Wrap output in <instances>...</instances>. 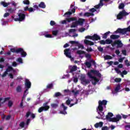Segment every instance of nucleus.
Listing matches in <instances>:
<instances>
[{"label": "nucleus", "instance_id": "nucleus-49", "mask_svg": "<svg viewBox=\"0 0 130 130\" xmlns=\"http://www.w3.org/2000/svg\"><path fill=\"white\" fill-rule=\"evenodd\" d=\"M115 82L116 83H120V82H121V78H115Z\"/></svg>", "mask_w": 130, "mask_h": 130}, {"label": "nucleus", "instance_id": "nucleus-19", "mask_svg": "<svg viewBox=\"0 0 130 130\" xmlns=\"http://www.w3.org/2000/svg\"><path fill=\"white\" fill-rule=\"evenodd\" d=\"M48 103H45L43 104V106L42 107H43L45 109V111H47V110H48V109H49L50 107L49 106H47Z\"/></svg>", "mask_w": 130, "mask_h": 130}, {"label": "nucleus", "instance_id": "nucleus-33", "mask_svg": "<svg viewBox=\"0 0 130 130\" xmlns=\"http://www.w3.org/2000/svg\"><path fill=\"white\" fill-rule=\"evenodd\" d=\"M77 54H79V55H81V54H85L86 53V52L82 51V50H78L77 51Z\"/></svg>", "mask_w": 130, "mask_h": 130}, {"label": "nucleus", "instance_id": "nucleus-35", "mask_svg": "<svg viewBox=\"0 0 130 130\" xmlns=\"http://www.w3.org/2000/svg\"><path fill=\"white\" fill-rule=\"evenodd\" d=\"M118 8L119 9V10H121V9H124V4H123V3H121V4L119 5Z\"/></svg>", "mask_w": 130, "mask_h": 130}, {"label": "nucleus", "instance_id": "nucleus-9", "mask_svg": "<svg viewBox=\"0 0 130 130\" xmlns=\"http://www.w3.org/2000/svg\"><path fill=\"white\" fill-rule=\"evenodd\" d=\"M24 85L25 89H30V88H31V82L27 78L25 79Z\"/></svg>", "mask_w": 130, "mask_h": 130}, {"label": "nucleus", "instance_id": "nucleus-11", "mask_svg": "<svg viewBox=\"0 0 130 130\" xmlns=\"http://www.w3.org/2000/svg\"><path fill=\"white\" fill-rule=\"evenodd\" d=\"M18 18H19L20 22H22V21H24L26 19V15L24 13H20L18 14Z\"/></svg>", "mask_w": 130, "mask_h": 130}, {"label": "nucleus", "instance_id": "nucleus-62", "mask_svg": "<svg viewBox=\"0 0 130 130\" xmlns=\"http://www.w3.org/2000/svg\"><path fill=\"white\" fill-rule=\"evenodd\" d=\"M122 118H124V119H125L127 117H128V116H130V114H128V115H122Z\"/></svg>", "mask_w": 130, "mask_h": 130}, {"label": "nucleus", "instance_id": "nucleus-60", "mask_svg": "<svg viewBox=\"0 0 130 130\" xmlns=\"http://www.w3.org/2000/svg\"><path fill=\"white\" fill-rule=\"evenodd\" d=\"M98 49L100 52H103V48L101 47V46L98 47Z\"/></svg>", "mask_w": 130, "mask_h": 130}, {"label": "nucleus", "instance_id": "nucleus-58", "mask_svg": "<svg viewBox=\"0 0 130 130\" xmlns=\"http://www.w3.org/2000/svg\"><path fill=\"white\" fill-rule=\"evenodd\" d=\"M30 115H31V112L28 111V112L26 113L25 116H26V117L27 118H28V117H29V116H30Z\"/></svg>", "mask_w": 130, "mask_h": 130}, {"label": "nucleus", "instance_id": "nucleus-39", "mask_svg": "<svg viewBox=\"0 0 130 130\" xmlns=\"http://www.w3.org/2000/svg\"><path fill=\"white\" fill-rule=\"evenodd\" d=\"M43 110H44L45 111V109L44 108H43V107H40L38 109L39 113H41V112H42V111H43Z\"/></svg>", "mask_w": 130, "mask_h": 130}, {"label": "nucleus", "instance_id": "nucleus-42", "mask_svg": "<svg viewBox=\"0 0 130 130\" xmlns=\"http://www.w3.org/2000/svg\"><path fill=\"white\" fill-rule=\"evenodd\" d=\"M112 43V40L110 39H107L106 40V44H111Z\"/></svg>", "mask_w": 130, "mask_h": 130}, {"label": "nucleus", "instance_id": "nucleus-64", "mask_svg": "<svg viewBox=\"0 0 130 130\" xmlns=\"http://www.w3.org/2000/svg\"><path fill=\"white\" fill-rule=\"evenodd\" d=\"M102 130H108V127H107V126L102 127Z\"/></svg>", "mask_w": 130, "mask_h": 130}, {"label": "nucleus", "instance_id": "nucleus-31", "mask_svg": "<svg viewBox=\"0 0 130 130\" xmlns=\"http://www.w3.org/2000/svg\"><path fill=\"white\" fill-rule=\"evenodd\" d=\"M12 70H13V67H12L11 66H8V67L6 69V71L7 73H10V72H12Z\"/></svg>", "mask_w": 130, "mask_h": 130}, {"label": "nucleus", "instance_id": "nucleus-8", "mask_svg": "<svg viewBox=\"0 0 130 130\" xmlns=\"http://www.w3.org/2000/svg\"><path fill=\"white\" fill-rule=\"evenodd\" d=\"M120 119H121V116L120 115H117L116 117L110 118V121H112V122H117V121H119Z\"/></svg>", "mask_w": 130, "mask_h": 130}, {"label": "nucleus", "instance_id": "nucleus-56", "mask_svg": "<svg viewBox=\"0 0 130 130\" xmlns=\"http://www.w3.org/2000/svg\"><path fill=\"white\" fill-rule=\"evenodd\" d=\"M99 42H100V44H102L103 45H105V44H106V41H104L103 40L100 41Z\"/></svg>", "mask_w": 130, "mask_h": 130}, {"label": "nucleus", "instance_id": "nucleus-46", "mask_svg": "<svg viewBox=\"0 0 130 130\" xmlns=\"http://www.w3.org/2000/svg\"><path fill=\"white\" fill-rule=\"evenodd\" d=\"M17 61H18V62H19V63H23V59H22V58L21 57H19L17 59Z\"/></svg>", "mask_w": 130, "mask_h": 130}, {"label": "nucleus", "instance_id": "nucleus-6", "mask_svg": "<svg viewBox=\"0 0 130 130\" xmlns=\"http://www.w3.org/2000/svg\"><path fill=\"white\" fill-rule=\"evenodd\" d=\"M112 45L113 47L114 45H117V48H121L123 46V44L120 40L115 41Z\"/></svg>", "mask_w": 130, "mask_h": 130}, {"label": "nucleus", "instance_id": "nucleus-51", "mask_svg": "<svg viewBox=\"0 0 130 130\" xmlns=\"http://www.w3.org/2000/svg\"><path fill=\"white\" fill-rule=\"evenodd\" d=\"M7 75H8V73L6 71H5L3 74L2 75L1 77L2 78H5V77H7Z\"/></svg>", "mask_w": 130, "mask_h": 130}, {"label": "nucleus", "instance_id": "nucleus-28", "mask_svg": "<svg viewBox=\"0 0 130 130\" xmlns=\"http://www.w3.org/2000/svg\"><path fill=\"white\" fill-rule=\"evenodd\" d=\"M78 22L76 21L75 22H73L72 24L71 25V28H76L78 25Z\"/></svg>", "mask_w": 130, "mask_h": 130}, {"label": "nucleus", "instance_id": "nucleus-12", "mask_svg": "<svg viewBox=\"0 0 130 130\" xmlns=\"http://www.w3.org/2000/svg\"><path fill=\"white\" fill-rule=\"evenodd\" d=\"M60 109L62 110L60 111L59 113H60V114H66V106H64V104H61V106L60 107Z\"/></svg>", "mask_w": 130, "mask_h": 130}, {"label": "nucleus", "instance_id": "nucleus-40", "mask_svg": "<svg viewBox=\"0 0 130 130\" xmlns=\"http://www.w3.org/2000/svg\"><path fill=\"white\" fill-rule=\"evenodd\" d=\"M51 106L52 108H57L58 107V105L57 104H51Z\"/></svg>", "mask_w": 130, "mask_h": 130}, {"label": "nucleus", "instance_id": "nucleus-50", "mask_svg": "<svg viewBox=\"0 0 130 130\" xmlns=\"http://www.w3.org/2000/svg\"><path fill=\"white\" fill-rule=\"evenodd\" d=\"M115 72L117 73V74H120L121 73V71L118 69L117 68H115L114 69Z\"/></svg>", "mask_w": 130, "mask_h": 130}, {"label": "nucleus", "instance_id": "nucleus-63", "mask_svg": "<svg viewBox=\"0 0 130 130\" xmlns=\"http://www.w3.org/2000/svg\"><path fill=\"white\" fill-rule=\"evenodd\" d=\"M122 53L123 55H126V50H122Z\"/></svg>", "mask_w": 130, "mask_h": 130}, {"label": "nucleus", "instance_id": "nucleus-25", "mask_svg": "<svg viewBox=\"0 0 130 130\" xmlns=\"http://www.w3.org/2000/svg\"><path fill=\"white\" fill-rule=\"evenodd\" d=\"M84 64H85V66H86L87 68H88V69H90L91 67H92V64L91 63V62L86 61L84 63Z\"/></svg>", "mask_w": 130, "mask_h": 130}, {"label": "nucleus", "instance_id": "nucleus-17", "mask_svg": "<svg viewBox=\"0 0 130 130\" xmlns=\"http://www.w3.org/2000/svg\"><path fill=\"white\" fill-rule=\"evenodd\" d=\"M78 25H80L82 26L84 24V22H85V20L83 18H79L78 20L77 21Z\"/></svg>", "mask_w": 130, "mask_h": 130}, {"label": "nucleus", "instance_id": "nucleus-32", "mask_svg": "<svg viewBox=\"0 0 130 130\" xmlns=\"http://www.w3.org/2000/svg\"><path fill=\"white\" fill-rule=\"evenodd\" d=\"M104 58L106 60H107L108 59H112V56H111L109 55H107L104 56Z\"/></svg>", "mask_w": 130, "mask_h": 130}, {"label": "nucleus", "instance_id": "nucleus-16", "mask_svg": "<svg viewBox=\"0 0 130 130\" xmlns=\"http://www.w3.org/2000/svg\"><path fill=\"white\" fill-rule=\"evenodd\" d=\"M103 126V122H100L94 124V127L98 128V127H102Z\"/></svg>", "mask_w": 130, "mask_h": 130}, {"label": "nucleus", "instance_id": "nucleus-47", "mask_svg": "<svg viewBox=\"0 0 130 130\" xmlns=\"http://www.w3.org/2000/svg\"><path fill=\"white\" fill-rule=\"evenodd\" d=\"M66 56H67V57H69V58L72 57V55H71V53L70 52L67 53V50L66 53Z\"/></svg>", "mask_w": 130, "mask_h": 130}, {"label": "nucleus", "instance_id": "nucleus-30", "mask_svg": "<svg viewBox=\"0 0 130 130\" xmlns=\"http://www.w3.org/2000/svg\"><path fill=\"white\" fill-rule=\"evenodd\" d=\"M109 34H110V31H108V32L105 33L103 35V38H104V39H106L107 38V36H108Z\"/></svg>", "mask_w": 130, "mask_h": 130}, {"label": "nucleus", "instance_id": "nucleus-23", "mask_svg": "<svg viewBox=\"0 0 130 130\" xmlns=\"http://www.w3.org/2000/svg\"><path fill=\"white\" fill-rule=\"evenodd\" d=\"M83 16L84 17H90V16H94V13H89V12H85Z\"/></svg>", "mask_w": 130, "mask_h": 130}, {"label": "nucleus", "instance_id": "nucleus-36", "mask_svg": "<svg viewBox=\"0 0 130 130\" xmlns=\"http://www.w3.org/2000/svg\"><path fill=\"white\" fill-rule=\"evenodd\" d=\"M11 100L10 97H7V98H4V101L2 103V104H4L5 102H7V101H9V100Z\"/></svg>", "mask_w": 130, "mask_h": 130}, {"label": "nucleus", "instance_id": "nucleus-2", "mask_svg": "<svg viewBox=\"0 0 130 130\" xmlns=\"http://www.w3.org/2000/svg\"><path fill=\"white\" fill-rule=\"evenodd\" d=\"M10 51L15 53H21L22 57H26V56L27 55V53L25 52L24 49L22 48H18L16 49L15 48H11Z\"/></svg>", "mask_w": 130, "mask_h": 130}, {"label": "nucleus", "instance_id": "nucleus-22", "mask_svg": "<svg viewBox=\"0 0 130 130\" xmlns=\"http://www.w3.org/2000/svg\"><path fill=\"white\" fill-rule=\"evenodd\" d=\"M39 8H41V9H45L46 8V5H45V3L44 2H41L39 5Z\"/></svg>", "mask_w": 130, "mask_h": 130}, {"label": "nucleus", "instance_id": "nucleus-34", "mask_svg": "<svg viewBox=\"0 0 130 130\" xmlns=\"http://www.w3.org/2000/svg\"><path fill=\"white\" fill-rule=\"evenodd\" d=\"M52 34L54 36H57V34H58V30H53L52 31Z\"/></svg>", "mask_w": 130, "mask_h": 130}, {"label": "nucleus", "instance_id": "nucleus-37", "mask_svg": "<svg viewBox=\"0 0 130 130\" xmlns=\"http://www.w3.org/2000/svg\"><path fill=\"white\" fill-rule=\"evenodd\" d=\"M72 93H73L74 95L76 96V95H78L79 93H80V90H76V91L74 90H72Z\"/></svg>", "mask_w": 130, "mask_h": 130}, {"label": "nucleus", "instance_id": "nucleus-10", "mask_svg": "<svg viewBox=\"0 0 130 130\" xmlns=\"http://www.w3.org/2000/svg\"><path fill=\"white\" fill-rule=\"evenodd\" d=\"M80 80L82 83H85V84H89V83H90L89 80L86 79V76H85V75H81Z\"/></svg>", "mask_w": 130, "mask_h": 130}, {"label": "nucleus", "instance_id": "nucleus-44", "mask_svg": "<svg viewBox=\"0 0 130 130\" xmlns=\"http://www.w3.org/2000/svg\"><path fill=\"white\" fill-rule=\"evenodd\" d=\"M23 3L24 5H30V1H29V0H24L23 1Z\"/></svg>", "mask_w": 130, "mask_h": 130}, {"label": "nucleus", "instance_id": "nucleus-59", "mask_svg": "<svg viewBox=\"0 0 130 130\" xmlns=\"http://www.w3.org/2000/svg\"><path fill=\"white\" fill-rule=\"evenodd\" d=\"M55 22L53 20H51L50 22V25L51 26H54V25H55Z\"/></svg>", "mask_w": 130, "mask_h": 130}, {"label": "nucleus", "instance_id": "nucleus-4", "mask_svg": "<svg viewBox=\"0 0 130 130\" xmlns=\"http://www.w3.org/2000/svg\"><path fill=\"white\" fill-rule=\"evenodd\" d=\"M106 105H107V101L105 100H104L102 101H99L98 106L99 111L102 112V111H103V106H105Z\"/></svg>", "mask_w": 130, "mask_h": 130}, {"label": "nucleus", "instance_id": "nucleus-43", "mask_svg": "<svg viewBox=\"0 0 130 130\" xmlns=\"http://www.w3.org/2000/svg\"><path fill=\"white\" fill-rule=\"evenodd\" d=\"M29 90V88H26V89L24 90V94H23V96L22 97V99H24V98H25V97H26V93H27V92H28Z\"/></svg>", "mask_w": 130, "mask_h": 130}, {"label": "nucleus", "instance_id": "nucleus-3", "mask_svg": "<svg viewBox=\"0 0 130 130\" xmlns=\"http://www.w3.org/2000/svg\"><path fill=\"white\" fill-rule=\"evenodd\" d=\"M127 32H130V25L125 28H118L115 31H114V33H116V34H117L119 33L120 34H122V35H125V34H126V36H127L128 35V34H127Z\"/></svg>", "mask_w": 130, "mask_h": 130}, {"label": "nucleus", "instance_id": "nucleus-54", "mask_svg": "<svg viewBox=\"0 0 130 130\" xmlns=\"http://www.w3.org/2000/svg\"><path fill=\"white\" fill-rule=\"evenodd\" d=\"M8 106L9 107H12V106H13V102H12V101L8 102Z\"/></svg>", "mask_w": 130, "mask_h": 130}, {"label": "nucleus", "instance_id": "nucleus-61", "mask_svg": "<svg viewBox=\"0 0 130 130\" xmlns=\"http://www.w3.org/2000/svg\"><path fill=\"white\" fill-rule=\"evenodd\" d=\"M19 126H20V127H24V126H25V122H20V123L19 124Z\"/></svg>", "mask_w": 130, "mask_h": 130}, {"label": "nucleus", "instance_id": "nucleus-41", "mask_svg": "<svg viewBox=\"0 0 130 130\" xmlns=\"http://www.w3.org/2000/svg\"><path fill=\"white\" fill-rule=\"evenodd\" d=\"M70 43H71V44H76L77 45H79V42L75 41H70Z\"/></svg>", "mask_w": 130, "mask_h": 130}, {"label": "nucleus", "instance_id": "nucleus-45", "mask_svg": "<svg viewBox=\"0 0 130 130\" xmlns=\"http://www.w3.org/2000/svg\"><path fill=\"white\" fill-rule=\"evenodd\" d=\"M61 95V93L60 92H57L55 93L54 95V97H59V96Z\"/></svg>", "mask_w": 130, "mask_h": 130}, {"label": "nucleus", "instance_id": "nucleus-18", "mask_svg": "<svg viewBox=\"0 0 130 130\" xmlns=\"http://www.w3.org/2000/svg\"><path fill=\"white\" fill-rule=\"evenodd\" d=\"M119 37H120L119 35H112L110 36L111 39H113V40L118 39Z\"/></svg>", "mask_w": 130, "mask_h": 130}, {"label": "nucleus", "instance_id": "nucleus-1", "mask_svg": "<svg viewBox=\"0 0 130 130\" xmlns=\"http://www.w3.org/2000/svg\"><path fill=\"white\" fill-rule=\"evenodd\" d=\"M92 74H93V75H95V76L99 77V78H101V73H100L99 71L91 70L90 72H87V75L88 76L89 78H90V79L94 80L95 82H99V80L96 77L92 76Z\"/></svg>", "mask_w": 130, "mask_h": 130}, {"label": "nucleus", "instance_id": "nucleus-53", "mask_svg": "<svg viewBox=\"0 0 130 130\" xmlns=\"http://www.w3.org/2000/svg\"><path fill=\"white\" fill-rule=\"evenodd\" d=\"M85 30H86V28H85L84 27H81L80 28H79L78 31L79 32H84V31H85Z\"/></svg>", "mask_w": 130, "mask_h": 130}, {"label": "nucleus", "instance_id": "nucleus-7", "mask_svg": "<svg viewBox=\"0 0 130 130\" xmlns=\"http://www.w3.org/2000/svg\"><path fill=\"white\" fill-rule=\"evenodd\" d=\"M70 11H68L66 13V15L68 16H71V15H72L73 14H75L76 12V8H74V5H71L70 9L69 10Z\"/></svg>", "mask_w": 130, "mask_h": 130}, {"label": "nucleus", "instance_id": "nucleus-20", "mask_svg": "<svg viewBox=\"0 0 130 130\" xmlns=\"http://www.w3.org/2000/svg\"><path fill=\"white\" fill-rule=\"evenodd\" d=\"M0 5H1V6H3V7L4 8H7V7H8L9 6H10V4L7 3L5 2L2 1L1 2Z\"/></svg>", "mask_w": 130, "mask_h": 130}, {"label": "nucleus", "instance_id": "nucleus-29", "mask_svg": "<svg viewBox=\"0 0 130 130\" xmlns=\"http://www.w3.org/2000/svg\"><path fill=\"white\" fill-rule=\"evenodd\" d=\"M47 89H53V83L48 84L46 87Z\"/></svg>", "mask_w": 130, "mask_h": 130}, {"label": "nucleus", "instance_id": "nucleus-26", "mask_svg": "<svg viewBox=\"0 0 130 130\" xmlns=\"http://www.w3.org/2000/svg\"><path fill=\"white\" fill-rule=\"evenodd\" d=\"M120 84H119L115 87V92H116V93H118V92L120 90Z\"/></svg>", "mask_w": 130, "mask_h": 130}, {"label": "nucleus", "instance_id": "nucleus-13", "mask_svg": "<svg viewBox=\"0 0 130 130\" xmlns=\"http://www.w3.org/2000/svg\"><path fill=\"white\" fill-rule=\"evenodd\" d=\"M73 21H77V18L76 17H69L66 18V22L68 23H71V22H73Z\"/></svg>", "mask_w": 130, "mask_h": 130}, {"label": "nucleus", "instance_id": "nucleus-48", "mask_svg": "<svg viewBox=\"0 0 130 130\" xmlns=\"http://www.w3.org/2000/svg\"><path fill=\"white\" fill-rule=\"evenodd\" d=\"M124 62H125V66H126V67H129L130 66V63H129V62L128 61V60L126 59L124 61Z\"/></svg>", "mask_w": 130, "mask_h": 130}, {"label": "nucleus", "instance_id": "nucleus-21", "mask_svg": "<svg viewBox=\"0 0 130 130\" xmlns=\"http://www.w3.org/2000/svg\"><path fill=\"white\" fill-rule=\"evenodd\" d=\"M113 116V113L109 112L108 113V115L106 116V119L108 120L111 118V117H112Z\"/></svg>", "mask_w": 130, "mask_h": 130}, {"label": "nucleus", "instance_id": "nucleus-52", "mask_svg": "<svg viewBox=\"0 0 130 130\" xmlns=\"http://www.w3.org/2000/svg\"><path fill=\"white\" fill-rule=\"evenodd\" d=\"M85 57H86V58L90 59L92 57V55L90 54H85Z\"/></svg>", "mask_w": 130, "mask_h": 130}, {"label": "nucleus", "instance_id": "nucleus-15", "mask_svg": "<svg viewBox=\"0 0 130 130\" xmlns=\"http://www.w3.org/2000/svg\"><path fill=\"white\" fill-rule=\"evenodd\" d=\"M84 42L86 45H94V42L89 41L88 40H84Z\"/></svg>", "mask_w": 130, "mask_h": 130}, {"label": "nucleus", "instance_id": "nucleus-27", "mask_svg": "<svg viewBox=\"0 0 130 130\" xmlns=\"http://www.w3.org/2000/svg\"><path fill=\"white\" fill-rule=\"evenodd\" d=\"M77 66H73L72 68L70 69V73H74V72H76V71H77Z\"/></svg>", "mask_w": 130, "mask_h": 130}, {"label": "nucleus", "instance_id": "nucleus-55", "mask_svg": "<svg viewBox=\"0 0 130 130\" xmlns=\"http://www.w3.org/2000/svg\"><path fill=\"white\" fill-rule=\"evenodd\" d=\"M96 9L95 8H91L89 9V12H91V13H95L96 12Z\"/></svg>", "mask_w": 130, "mask_h": 130}, {"label": "nucleus", "instance_id": "nucleus-14", "mask_svg": "<svg viewBox=\"0 0 130 130\" xmlns=\"http://www.w3.org/2000/svg\"><path fill=\"white\" fill-rule=\"evenodd\" d=\"M92 40L97 41V40H101V38L100 36H98L97 34H94L92 36Z\"/></svg>", "mask_w": 130, "mask_h": 130}, {"label": "nucleus", "instance_id": "nucleus-38", "mask_svg": "<svg viewBox=\"0 0 130 130\" xmlns=\"http://www.w3.org/2000/svg\"><path fill=\"white\" fill-rule=\"evenodd\" d=\"M8 12H9V13H10V14L13 13V12H15V9L14 8H9L8 9Z\"/></svg>", "mask_w": 130, "mask_h": 130}, {"label": "nucleus", "instance_id": "nucleus-24", "mask_svg": "<svg viewBox=\"0 0 130 130\" xmlns=\"http://www.w3.org/2000/svg\"><path fill=\"white\" fill-rule=\"evenodd\" d=\"M16 92L17 93H21L22 92V86L21 85H18L16 87Z\"/></svg>", "mask_w": 130, "mask_h": 130}, {"label": "nucleus", "instance_id": "nucleus-5", "mask_svg": "<svg viewBox=\"0 0 130 130\" xmlns=\"http://www.w3.org/2000/svg\"><path fill=\"white\" fill-rule=\"evenodd\" d=\"M128 13L125 11V10H123L122 11H120L119 14L117 15V20H121L125 16H127Z\"/></svg>", "mask_w": 130, "mask_h": 130}, {"label": "nucleus", "instance_id": "nucleus-57", "mask_svg": "<svg viewBox=\"0 0 130 130\" xmlns=\"http://www.w3.org/2000/svg\"><path fill=\"white\" fill-rule=\"evenodd\" d=\"M73 79L74 83H78V79L77 77H74L73 78Z\"/></svg>", "mask_w": 130, "mask_h": 130}]
</instances>
